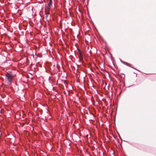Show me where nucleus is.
<instances>
[{
  "instance_id": "1",
  "label": "nucleus",
  "mask_w": 156,
  "mask_h": 156,
  "mask_svg": "<svg viewBox=\"0 0 156 156\" xmlns=\"http://www.w3.org/2000/svg\"><path fill=\"white\" fill-rule=\"evenodd\" d=\"M5 83L7 85H11L13 80L16 75L10 71H8L5 74Z\"/></svg>"
},
{
  "instance_id": "2",
  "label": "nucleus",
  "mask_w": 156,
  "mask_h": 156,
  "mask_svg": "<svg viewBox=\"0 0 156 156\" xmlns=\"http://www.w3.org/2000/svg\"><path fill=\"white\" fill-rule=\"evenodd\" d=\"M52 0H49L48 3V6L50 8L52 5Z\"/></svg>"
},
{
  "instance_id": "3",
  "label": "nucleus",
  "mask_w": 156,
  "mask_h": 156,
  "mask_svg": "<svg viewBox=\"0 0 156 156\" xmlns=\"http://www.w3.org/2000/svg\"><path fill=\"white\" fill-rule=\"evenodd\" d=\"M49 10H45V13L46 15V17L47 18L48 16V15L49 14Z\"/></svg>"
},
{
  "instance_id": "4",
  "label": "nucleus",
  "mask_w": 156,
  "mask_h": 156,
  "mask_svg": "<svg viewBox=\"0 0 156 156\" xmlns=\"http://www.w3.org/2000/svg\"><path fill=\"white\" fill-rule=\"evenodd\" d=\"M80 55V57H81L82 56V54L81 53H80V55Z\"/></svg>"
},
{
  "instance_id": "5",
  "label": "nucleus",
  "mask_w": 156,
  "mask_h": 156,
  "mask_svg": "<svg viewBox=\"0 0 156 156\" xmlns=\"http://www.w3.org/2000/svg\"><path fill=\"white\" fill-rule=\"evenodd\" d=\"M81 10H79V11H80V12H81Z\"/></svg>"
},
{
  "instance_id": "6",
  "label": "nucleus",
  "mask_w": 156,
  "mask_h": 156,
  "mask_svg": "<svg viewBox=\"0 0 156 156\" xmlns=\"http://www.w3.org/2000/svg\"><path fill=\"white\" fill-rule=\"evenodd\" d=\"M33 8H31L32 10H33Z\"/></svg>"
}]
</instances>
